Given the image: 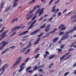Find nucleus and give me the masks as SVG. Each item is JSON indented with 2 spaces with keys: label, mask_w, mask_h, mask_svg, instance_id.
I'll list each match as a JSON object with an SVG mask.
<instances>
[{
  "label": "nucleus",
  "mask_w": 76,
  "mask_h": 76,
  "mask_svg": "<svg viewBox=\"0 0 76 76\" xmlns=\"http://www.w3.org/2000/svg\"><path fill=\"white\" fill-rule=\"evenodd\" d=\"M56 5L54 6L52 8V10L51 11V12H53V14H54V15H53L52 16L53 18V17H56V15L55 14L56 13H57L58 11H59V9H57L56 10Z\"/></svg>",
  "instance_id": "f257e3e1"
},
{
  "label": "nucleus",
  "mask_w": 76,
  "mask_h": 76,
  "mask_svg": "<svg viewBox=\"0 0 76 76\" xmlns=\"http://www.w3.org/2000/svg\"><path fill=\"white\" fill-rule=\"evenodd\" d=\"M21 58H22V57H20L18 58V60L13 65V67H15V66H18V64H19L20 63V61H21V60H23V59H21Z\"/></svg>",
  "instance_id": "f03ea898"
},
{
  "label": "nucleus",
  "mask_w": 76,
  "mask_h": 76,
  "mask_svg": "<svg viewBox=\"0 0 76 76\" xmlns=\"http://www.w3.org/2000/svg\"><path fill=\"white\" fill-rule=\"evenodd\" d=\"M67 32H65L61 38V40H64L65 39H68L69 38V35H68V34H67Z\"/></svg>",
  "instance_id": "7ed1b4c3"
},
{
  "label": "nucleus",
  "mask_w": 76,
  "mask_h": 76,
  "mask_svg": "<svg viewBox=\"0 0 76 76\" xmlns=\"http://www.w3.org/2000/svg\"><path fill=\"white\" fill-rule=\"evenodd\" d=\"M5 41H4L1 43V44L3 45H2V46H0V51L1 50H3V48L4 47V46L8 44V42H7L6 43H5Z\"/></svg>",
  "instance_id": "20e7f679"
},
{
  "label": "nucleus",
  "mask_w": 76,
  "mask_h": 76,
  "mask_svg": "<svg viewBox=\"0 0 76 76\" xmlns=\"http://www.w3.org/2000/svg\"><path fill=\"white\" fill-rule=\"evenodd\" d=\"M8 67V65L7 64H6L5 65H4L2 67H1V69H0V72H1L2 70H3L2 72L0 73H1L2 72L3 73L2 74H3V72H4V71L5 70V69H6V68H7Z\"/></svg>",
  "instance_id": "39448f33"
},
{
  "label": "nucleus",
  "mask_w": 76,
  "mask_h": 76,
  "mask_svg": "<svg viewBox=\"0 0 76 76\" xmlns=\"http://www.w3.org/2000/svg\"><path fill=\"white\" fill-rule=\"evenodd\" d=\"M15 48V46H12L10 47L9 48H7L3 52H2L1 54V55H2V54H4V53H6V51H7V50H9L10 49H13V48Z\"/></svg>",
  "instance_id": "423d86ee"
},
{
  "label": "nucleus",
  "mask_w": 76,
  "mask_h": 76,
  "mask_svg": "<svg viewBox=\"0 0 76 76\" xmlns=\"http://www.w3.org/2000/svg\"><path fill=\"white\" fill-rule=\"evenodd\" d=\"M64 26H65V25L64 24H61L58 27V29H60L62 28L60 30V31H63V30H64V29H66V27H64Z\"/></svg>",
  "instance_id": "0eeeda50"
},
{
  "label": "nucleus",
  "mask_w": 76,
  "mask_h": 76,
  "mask_svg": "<svg viewBox=\"0 0 76 76\" xmlns=\"http://www.w3.org/2000/svg\"><path fill=\"white\" fill-rule=\"evenodd\" d=\"M37 21V20H35L31 23V24L30 25L29 28H28V30H29V29H32V27L34 26V23H35Z\"/></svg>",
  "instance_id": "6e6552de"
},
{
  "label": "nucleus",
  "mask_w": 76,
  "mask_h": 76,
  "mask_svg": "<svg viewBox=\"0 0 76 76\" xmlns=\"http://www.w3.org/2000/svg\"><path fill=\"white\" fill-rule=\"evenodd\" d=\"M20 27H21V25L20 26H16L14 28L12 29L11 31H16V30H17V29H19V28H20Z\"/></svg>",
  "instance_id": "1a4fd4ad"
},
{
  "label": "nucleus",
  "mask_w": 76,
  "mask_h": 76,
  "mask_svg": "<svg viewBox=\"0 0 76 76\" xmlns=\"http://www.w3.org/2000/svg\"><path fill=\"white\" fill-rule=\"evenodd\" d=\"M70 53V52H68V53H66L63 56L60 58V60H62L64 59V58H65Z\"/></svg>",
  "instance_id": "9d476101"
},
{
  "label": "nucleus",
  "mask_w": 76,
  "mask_h": 76,
  "mask_svg": "<svg viewBox=\"0 0 76 76\" xmlns=\"http://www.w3.org/2000/svg\"><path fill=\"white\" fill-rule=\"evenodd\" d=\"M50 27L51 25L50 24H48L45 29V31L46 32H48V31H49V30H50Z\"/></svg>",
  "instance_id": "9b49d317"
},
{
  "label": "nucleus",
  "mask_w": 76,
  "mask_h": 76,
  "mask_svg": "<svg viewBox=\"0 0 76 76\" xmlns=\"http://www.w3.org/2000/svg\"><path fill=\"white\" fill-rule=\"evenodd\" d=\"M40 39H41V37L38 38L37 39V40H36V41H35V42H34L33 45H37V44H39V41H40Z\"/></svg>",
  "instance_id": "f8f14e48"
},
{
  "label": "nucleus",
  "mask_w": 76,
  "mask_h": 76,
  "mask_svg": "<svg viewBox=\"0 0 76 76\" xmlns=\"http://www.w3.org/2000/svg\"><path fill=\"white\" fill-rule=\"evenodd\" d=\"M40 30V29H38L37 30H36L35 31H34L31 33L30 34V35H35V34H37V32L39 31Z\"/></svg>",
  "instance_id": "ddd939ff"
},
{
  "label": "nucleus",
  "mask_w": 76,
  "mask_h": 76,
  "mask_svg": "<svg viewBox=\"0 0 76 76\" xmlns=\"http://www.w3.org/2000/svg\"><path fill=\"white\" fill-rule=\"evenodd\" d=\"M18 18H15L12 19V21H11L12 23H14L15 22H18Z\"/></svg>",
  "instance_id": "4468645a"
},
{
  "label": "nucleus",
  "mask_w": 76,
  "mask_h": 76,
  "mask_svg": "<svg viewBox=\"0 0 76 76\" xmlns=\"http://www.w3.org/2000/svg\"><path fill=\"white\" fill-rule=\"evenodd\" d=\"M19 0H15L13 4V6H12L13 7H16L17 6V1Z\"/></svg>",
  "instance_id": "2eb2a0df"
},
{
  "label": "nucleus",
  "mask_w": 76,
  "mask_h": 76,
  "mask_svg": "<svg viewBox=\"0 0 76 76\" xmlns=\"http://www.w3.org/2000/svg\"><path fill=\"white\" fill-rule=\"evenodd\" d=\"M7 34H4L3 33L1 34L0 36V37H1L0 38V39H3V38H4L5 37L7 36Z\"/></svg>",
  "instance_id": "dca6fc26"
},
{
  "label": "nucleus",
  "mask_w": 76,
  "mask_h": 76,
  "mask_svg": "<svg viewBox=\"0 0 76 76\" xmlns=\"http://www.w3.org/2000/svg\"><path fill=\"white\" fill-rule=\"evenodd\" d=\"M28 31H27L24 32H23L21 33L20 34H18V36H21L22 35H25V34H27V33H28Z\"/></svg>",
  "instance_id": "f3484780"
},
{
  "label": "nucleus",
  "mask_w": 76,
  "mask_h": 76,
  "mask_svg": "<svg viewBox=\"0 0 76 76\" xmlns=\"http://www.w3.org/2000/svg\"><path fill=\"white\" fill-rule=\"evenodd\" d=\"M55 57V55H50L48 57L49 60H51V59H53V58H54Z\"/></svg>",
  "instance_id": "a211bd4d"
},
{
  "label": "nucleus",
  "mask_w": 76,
  "mask_h": 76,
  "mask_svg": "<svg viewBox=\"0 0 76 76\" xmlns=\"http://www.w3.org/2000/svg\"><path fill=\"white\" fill-rule=\"evenodd\" d=\"M31 50V49H27L26 51V52L24 53V55H26V54H28L30 52V50Z\"/></svg>",
  "instance_id": "6ab92c4d"
},
{
  "label": "nucleus",
  "mask_w": 76,
  "mask_h": 76,
  "mask_svg": "<svg viewBox=\"0 0 76 76\" xmlns=\"http://www.w3.org/2000/svg\"><path fill=\"white\" fill-rule=\"evenodd\" d=\"M58 38L57 37H56L54 38L53 40V42H56L58 41Z\"/></svg>",
  "instance_id": "aec40b11"
},
{
  "label": "nucleus",
  "mask_w": 76,
  "mask_h": 76,
  "mask_svg": "<svg viewBox=\"0 0 76 76\" xmlns=\"http://www.w3.org/2000/svg\"><path fill=\"white\" fill-rule=\"evenodd\" d=\"M33 15H34V14H31L29 17H28L26 19V20H29V19H31V18H32V16H33Z\"/></svg>",
  "instance_id": "412c9836"
},
{
  "label": "nucleus",
  "mask_w": 76,
  "mask_h": 76,
  "mask_svg": "<svg viewBox=\"0 0 76 76\" xmlns=\"http://www.w3.org/2000/svg\"><path fill=\"white\" fill-rule=\"evenodd\" d=\"M27 49V48H22L21 49V53H23L25 50H26Z\"/></svg>",
  "instance_id": "4be33fe9"
},
{
  "label": "nucleus",
  "mask_w": 76,
  "mask_h": 76,
  "mask_svg": "<svg viewBox=\"0 0 76 76\" xmlns=\"http://www.w3.org/2000/svg\"><path fill=\"white\" fill-rule=\"evenodd\" d=\"M3 6H4V2H2L1 4V10H2V9H3Z\"/></svg>",
  "instance_id": "5701e85b"
},
{
  "label": "nucleus",
  "mask_w": 76,
  "mask_h": 76,
  "mask_svg": "<svg viewBox=\"0 0 76 76\" xmlns=\"http://www.w3.org/2000/svg\"><path fill=\"white\" fill-rule=\"evenodd\" d=\"M57 29V28H56L55 29H53V31H50L49 32L50 34H52L53 33H54V32H55V31H56Z\"/></svg>",
  "instance_id": "b1692460"
},
{
  "label": "nucleus",
  "mask_w": 76,
  "mask_h": 76,
  "mask_svg": "<svg viewBox=\"0 0 76 76\" xmlns=\"http://www.w3.org/2000/svg\"><path fill=\"white\" fill-rule=\"evenodd\" d=\"M46 26H45V23H44V24L41 26L40 27V29H43V28H45V27H46Z\"/></svg>",
  "instance_id": "393cba45"
},
{
  "label": "nucleus",
  "mask_w": 76,
  "mask_h": 76,
  "mask_svg": "<svg viewBox=\"0 0 76 76\" xmlns=\"http://www.w3.org/2000/svg\"><path fill=\"white\" fill-rule=\"evenodd\" d=\"M37 7L38 8H39V7H40V6L38 5L35 6L34 8H33V10H35V9H37Z\"/></svg>",
  "instance_id": "a878e982"
},
{
  "label": "nucleus",
  "mask_w": 76,
  "mask_h": 76,
  "mask_svg": "<svg viewBox=\"0 0 76 76\" xmlns=\"http://www.w3.org/2000/svg\"><path fill=\"white\" fill-rule=\"evenodd\" d=\"M71 56H72V55L71 54H69V55L66 58H65L64 60V61H65V60H67V59H68V58H69V57H71Z\"/></svg>",
  "instance_id": "bb28decb"
},
{
  "label": "nucleus",
  "mask_w": 76,
  "mask_h": 76,
  "mask_svg": "<svg viewBox=\"0 0 76 76\" xmlns=\"http://www.w3.org/2000/svg\"><path fill=\"white\" fill-rule=\"evenodd\" d=\"M71 56H72V55L71 54H69V55L66 58H65L64 60V61H65V60H67V59H68V58H69V57H71Z\"/></svg>",
  "instance_id": "cd10ccee"
},
{
  "label": "nucleus",
  "mask_w": 76,
  "mask_h": 76,
  "mask_svg": "<svg viewBox=\"0 0 76 76\" xmlns=\"http://www.w3.org/2000/svg\"><path fill=\"white\" fill-rule=\"evenodd\" d=\"M74 31V30H73H73H69V31H68L66 32V33L67 34H69L70 33H72Z\"/></svg>",
  "instance_id": "c85d7f7f"
},
{
  "label": "nucleus",
  "mask_w": 76,
  "mask_h": 76,
  "mask_svg": "<svg viewBox=\"0 0 76 76\" xmlns=\"http://www.w3.org/2000/svg\"><path fill=\"white\" fill-rule=\"evenodd\" d=\"M38 66H35L34 67L33 69H34V71H35V70H37V69H38Z\"/></svg>",
  "instance_id": "c756f323"
},
{
  "label": "nucleus",
  "mask_w": 76,
  "mask_h": 76,
  "mask_svg": "<svg viewBox=\"0 0 76 76\" xmlns=\"http://www.w3.org/2000/svg\"><path fill=\"white\" fill-rule=\"evenodd\" d=\"M45 36L44 37V38H45V37H48L50 35V33H48L47 34H45Z\"/></svg>",
  "instance_id": "7c9ffc66"
},
{
  "label": "nucleus",
  "mask_w": 76,
  "mask_h": 76,
  "mask_svg": "<svg viewBox=\"0 0 76 76\" xmlns=\"http://www.w3.org/2000/svg\"><path fill=\"white\" fill-rule=\"evenodd\" d=\"M58 53L59 54H60V53H61V52H62V50L61 49H58Z\"/></svg>",
  "instance_id": "2f4dec72"
},
{
  "label": "nucleus",
  "mask_w": 76,
  "mask_h": 76,
  "mask_svg": "<svg viewBox=\"0 0 76 76\" xmlns=\"http://www.w3.org/2000/svg\"><path fill=\"white\" fill-rule=\"evenodd\" d=\"M36 18H37V15H34V16L31 18V21H33V20H34L35 19H36Z\"/></svg>",
  "instance_id": "473e14b6"
},
{
  "label": "nucleus",
  "mask_w": 76,
  "mask_h": 76,
  "mask_svg": "<svg viewBox=\"0 0 76 76\" xmlns=\"http://www.w3.org/2000/svg\"><path fill=\"white\" fill-rule=\"evenodd\" d=\"M44 13V11L40 10L39 12V16H41V15L42 14V13Z\"/></svg>",
  "instance_id": "72a5a7b5"
},
{
  "label": "nucleus",
  "mask_w": 76,
  "mask_h": 76,
  "mask_svg": "<svg viewBox=\"0 0 76 76\" xmlns=\"http://www.w3.org/2000/svg\"><path fill=\"white\" fill-rule=\"evenodd\" d=\"M20 69L18 71V72H21V71H22L23 69H24V67H20Z\"/></svg>",
  "instance_id": "f704fd0d"
},
{
  "label": "nucleus",
  "mask_w": 76,
  "mask_h": 76,
  "mask_svg": "<svg viewBox=\"0 0 76 76\" xmlns=\"http://www.w3.org/2000/svg\"><path fill=\"white\" fill-rule=\"evenodd\" d=\"M32 44H31V43H30L28 44V45H27L26 48H29V47H31Z\"/></svg>",
  "instance_id": "c9c22d12"
},
{
  "label": "nucleus",
  "mask_w": 76,
  "mask_h": 76,
  "mask_svg": "<svg viewBox=\"0 0 76 76\" xmlns=\"http://www.w3.org/2000/svg\"><path fill=\"white\" fill-rule=\"evenodd\" d=\"M38 71L39 72H42L43 70L42 68H39L38 69Z\"/></svg>",
  "instance_id": "e433bc0d"
},
{
  "label": "nucleus",
  "mask_w": 76,
  "mask_h": 76,
  "mask_svg": "<svg viewBox=\"0 0 76 76\" xmlns=\"http://www.w3.org/2000/svg\"><path fill=\"white\" fill-rule=\"evenodd\" d=\"M40 10V9H39L38 10H36V11L35 12V15H37V14H38V12H39Z\"/></svg>",
  "instance_id": "4c0bfd02"
},
{
  "label": "nucleus",
  "mask_w": 76,
  "mask_h": 76,
  "mask_svg": "<svg viewBox=\"0 0 76 76\" xmlns=\"http://www.w3.org/2000/svg\"><path fill=\"white\" fill-rule=\"evenodd\" d=\"M54 65V63H52L50 64L49 66V68H51L53 67V66Z\"/></svg>",
  "instance_id": "58836bf2"
},
{
  "label": "nucleus",
  "mask_w": 76,
  "mask_h": 76,
  "mask_svg": "<svg viewBox=\"0 0 76 76\" xmlns=\"http://www.w3.org/2000/svg\"><path fill=\"white\" fill-rule=\"evenodd\" d=\"M16 31L14 32L11 35V37H13V36H14L15 35H16Z\"/></svg>",
  "instance_id": "ea45409f"
},
{
  "label": "nucleus",
  "mask_w": 76,
  "mask_h": 76,
  "mask_svg": "<svg viewBox=\"0 0 76 76\" xmlns=\"http://www.w3.org/2000/svg\"><path fill=\"white\" fill-rule=\"evenodd\" d=\"M40 54H37L36 56H35V58L36 59L37 58H38L39 57V55Z\"/></svg>",
  "instance_id": "a19ab883"
},
{
  "label": "nucleus",
  "mask_w": 76,
  "mask_h": 76,
  "mask_svg": "<svg viewBox=\"0 0 76 76\" xmlns=\"http://www.w3.org/2000/svg\"><path fill=\"white\" fill-rule=\"evenodd\" d=\"M42 35H44V33H42L39 34L37 36V37H40L42 36Z\"/></svg>",
  "instance_id": "79ce46f5"
},
{
  "label": "nucleus",
  "mask_w": 76,
  "mask_h": 76,
  "mask_svg": "<svg viewBox=\"0 0 76 76\" xmlns=\"http://www.w3.org/2000/svg\"><path fill=\"white\" fill-rule=\"evenodd\" d=\"M25 63H23L22 64H21L20 66V67H23V66H25Z\"/></svg>",
  "instance_id": "37998d69"
},
{
  "label": "nucleus",
  "mask_w": 76,
  "mask_h": 76,
  "mask_svg": "<svg viewBox=\"0 0 76 76\" xmlns=\"http://www.w3.org/2000/svg\"><path fill=\"white\" fill-rule=\"evenodd\" d=\"M10 10V7H8L6 8L5 11L7 12V10Z\"/></svg>",
  "instance_id": "c03bdc74"
},
{
  "label": "nucleus",
  "mask_w": 76,
  "mask_h": 76,
  "mask_svg": "<svg viewBox=\"0 0 76 76\" xmlns=\"http://www.w3.org/2000/svg\"><path fill=\"white\" fill-rule=\"evenodd\" d=\"M6 28V27H4L2 28V29L0 31V32L1 33V32H2L3 31L4 29V28Z\"/></svg>",
  "instance_id": "a18cd8bd"
},
{
  "label": "nucleus",
  "mask_w": 76,
  "mask_h": 76,
  "mask_svg": "<svg viewBox=\"0 0 76 76\" xmlns=\"http://www.w3.org/2000/svg\"><path fill=\"white\" fill-rule=\"evenodd\" d=\"M6 28V27H4L2 28V29L0 31V32L1 33V32H2L3 31L4 29V28Z\"/></svg>",
  "instance_id": "49530a36"
},
{
  "label": "nucleus",
  "mask_w": 76,
  "mask_h": 76,
  "mask_svg": "<svg viewBox=\"0 0 76 76\" xmlns=\"http://www.w3.org/2000/svg\"><path fill=\"white\" fill-rule=\"evenodd\" d=\"M31 68V66H29L26 68V71H28Z\"/></svg>",
  "instance_id": "de8ad7c7"
},
{
  "label": "nucleus",
  "mask_w": 76,
  "mask_h": 76,
  "mask_svg": "<svg viewBox=\"0 0 76 76\" xmlns=\"http://www.w3.org/2000/svg\"><path fill=\"white\" fill-rule=\"evenodd\" d=\"M29 59H30V58H27L26 59L25 61V63H27L28 61H29Z\"/></svg>",
  "instance_id": "09e8293b"
},
{
  "label": "nucleus",
  "mask_w": 76,
  "mask_h": 76,
  "mask_svg": "<svg viewBox=\"0 0 76 76\" xmlns=\"http://www.w3.org/2000/svg\"><path fill=\"white\" fill-rule=\"evenodd\" d=\"M75 43L74 42L71 45L70 48H72V47H74V45L75 44Z\"/></svg>",
  "instance_id": "8fccbe9b"
},
{
  "label": "nucleus",
  "mask_w": 76,
  "mask_h": 76,
  "mask_svg": "<svg viewBox=\"0 0 76 76\" xmlns=\"http://www.w3.org/2000/svg\"><path fill=\"white\" fill-rule=\"evenodd\" d=\"M76 22V18H75V20H73L71 22V23H75V22Z\"/></svg>",
  "instance_id": "3c124183"
},
{
  "label": "nucleus",
  "mask_w": 76,
  "mask_h": 76,
  "mask_svg": "<svg viewBox=\"0 0 76 76\" xmlns=\"http://www.w3.org/2000/svg\"><path fill=\"white\" fill-rule=\"evenodd\" d=\"M73 50H74V49H73V48H70L69 49L68 51V52H70V51H71Z\"/></svg>",
  "instance_id": "603ef678"
},
{
  "label": "nucleus",
  "mask_w": 76,
  "mask_h": 76,
  "mask_svg": "<svg viewBox=\"0 0 76 76\" xmlns=\"http://www.w3.org/2000/svg\"><path fill=\"white\" fill-rule=\"evenodd\" d=\"M64 31H62L59 34V36H61L62 35H63L64 34Z\"/></svg>",
  "instance_id": "864d4df0"
},
{
  "label": "nucleus",
  "mask_w": 76,
  "mask_h": 76,
  "mask_svg": "<svg viewBox=\"0 0 76 76\" xmlns=\"http://www.w3.org/2000/svg\"><path fill=\"white\" fill-rule=\"evenodd\" d=\"M40 49V48H38L37 49H36V50L35 52H34V53H36L38 51H39V50Z\"/></svg>",
  "instance_id": "5fc2aeb1"
},
{
  "label": "nucleus",
  "mask_w": 76,
  "mask_h": 76,
  "mask_svg": "<svg viewBox=\"0 0 76 76\" xmlns=\"http://www.w3.org/2000/svg\"><path fill=\"white\" fill-rule=\"evenodd\" d=\"M45 54L46 55H50V53H49V52L47 51H46L45 52Z\"/></svg>",
  "instance_id": "6e6d98bb"
},
{
  "label": "nucleus",
  "mask_w": 76,
  "mask_h": 76,
  "mask_svg": "<svg viewBox=\"0 0 76 76\" xmlns=\"http://www.w3.org/2000/svg\"><path fill=\"white\" fill-rule=\"evenodd\" d=\"M73 30L74 31H76V25L74 26L73 27Z\"/></svg>",
  "instance_id": "4d7b16f0"
},
{
  "label": "nucleus",
  "mask_w": 76,
  "mask_h": 76,
  "mask_svg": "<svg viewBox=\"0 0 76 76\" xmlns=\"http://www.w3.org/2000/svg\"><path fill=\"white\" fill-rule=\"evenodd\" d=\"M60 0H57L55 3V4L56 5V4H57V3H59V2H60Z\"/></svg>",
  "instance_id": "13d9d810"
},
{
  "label": "nucleus",
  "mask_w": 76,
  "mask_h": 76,
  "mask_svg": "<svg viewBox=\"0 0 76 76\" xmlns=\"http://www.w3.org/2000/svg\"><path fill=\"white\" fill-rule=\"evenodd\" d=\"M58 16H60L61 15V12H59L58 13Z\"/></svg>",
  "instance_id": "bf43d9fd"
},
{
  "label": "nucleus",
  "mask_w": 76,
  "mask_h": 76,
  "mask_svg": "<svg viewBox=\"0 0 76 76\" xmlns=\"http://www.w3.org/2000/svg\"><path fill=\"white\" fill-rule=\"evenodd\" d=\"M60 47L61 48H64V44L61 45L60 46Z\"/></svg>",
  "instance_id": "052dcab7"
},
{
  "label": "nucleus",
  "mask_w": 76,
  "mask_h": 76,
  "mask_svg": "<svg viewBox=\"0 0 76 76\" xmlns=\"http://www.w3.org/2000/svg\"><path fill=\"white\" fill-rule=\"evenodd\" d=\"M68 74H69V72H66V73H65V74L64 75V76H67V75Z\"/></svg>",
  "instance_id": "680f3d73"
},
{
  "label": "nucleus",
  "mask_w": 76,
  "mask_h": 76,
  "mask_svg": "<svg viewBox=\"0 0 76 76\" xmlns=\"http://www.w3.org/2000/svg\"><path fill=\"white\" fill-rule=\"evenodd\" d=\"M53 19V17H52L51 18H50L49 19H48V21H51L52 19Z\"/></svg>",
  "instance_id": "e2e57ef3"
},
{
  "label": "nucleus",
  "mask_w": 76,
  "mask_h": 76,
  "mask_svg": "<svg viewBox=\"0 0 76 76\" xmlns=\"http://www.w3.org/2000/svg\"><path fill=\"white\" fill-rule=\"evenodd\" d=\"M44 65H41V66H39L38 67V68H41V67L44 68Z\"/></svg>",
  "instance_id": "0e129e2a"
},
{
  "label": "nucleus",
  "mask_w": 76,
  "mask_h": 76,
  "mask_svg": "<svg viewBox=\"0 0 76 76\" xmlns=\"http://www.w3.org/2000/svg\"><path fill=\"white\" fill-rule=\"evenodd\" d=\"M63 41V40H61H61L60 41H58V44H61V42Z\"/></svg>",
  "instance_id": "69168bd1"
},
{
  "label": "nucleus",
  "mask_w": 76,
  "mask_h": 76,
  "mask_svg": "<svg viewBox=\"0 0 76 76\" xmlns=\"http://www.w3.org/2000/svg\"><path fill=\"white\" fill-rule=\"evenodd\" d=\"M53 1H54V0H51V1L49 2V4H51V3Z\"/></svg>",
  "instance_id": "338daca9"
},
{
  "label": "nucleus",
  "mask_w": 76,
  "mask_h": 76,
  "mask_svg": "<svg viewBox=\"0 0 76 76\" xmlns=\"http://www.w3.org/2000/svg\"><path fill=\"white\" fill-rule=\"evenodd\" d=\"M32 72H33V71H32V70H31L30 71H28V73H32Z\"/></svg>",
  "instance_id": "774afa93"
}]
</instances>
